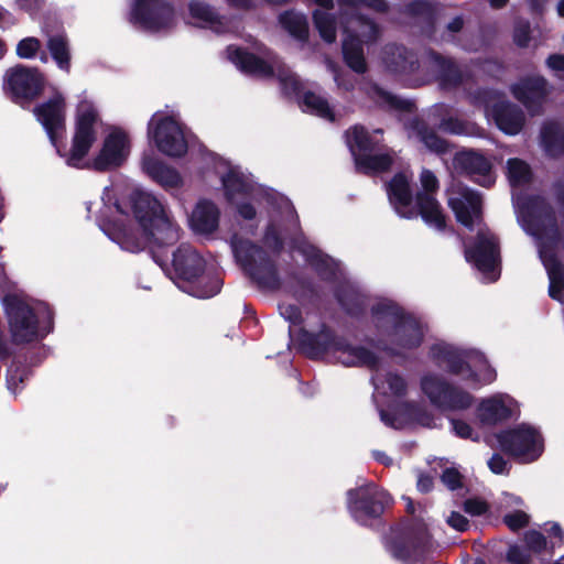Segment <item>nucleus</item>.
<instances>
[{
    "label": "nucleus",
    "instance_id": "1",
    "mask_svg": "<svg viewBox=\"0 0 564 564\" xmlns=\"http://www.w3.org/2000/svg\"><path fill=\"white\" fill-rule=\"evenodd\" d=\"M132 212L142 228V237L123 219L105 221L101 227L102 231L122 249L130 252H139L145 246H150L154 261L163 265L164 261L154 248L160 249L175 245L180 239L178 226L167 216L162 203L145 192L134 194Z\"/></svg>",
    "mask_w": 564,
    "mask_h": 564
},
{
    "label": "nucleus",
    "instance_id": "2",
    "mask_svg": "<svg viewBox=\"0 0 564 564\" xmlns=\"http://www.w3.org/2000/svg\"><path fill=\"white\" fill-rule=\"evenodd\" d=\"M33 113L44 128L57 154L68 166L83 167V161L97 140L96 124L100 120L96 107L87 100L79 102L75 115L74 135L69 151L62 144L66 132V101L61 93L34 107Z\"/></svg>",
    "mask_w": 564,
    "mask_h": 564
},
{
    "label": "nucleus",
    "instance_id": "3",
    "mask_svg": "<svg viewBox=\"0 0 564 564\" xmlns=\"http://www.w3.org/2000/svg\"><path fill=\"white\" fill-rule=\"evenodd\" d=\"M375 327L379 334L388 337L368 338L367 344L387 354L389 357H404L402 350L417 349L424 340L420 321L394 302H379L371 307Z\"/></svg>",
    "mask_w": 564,
    "mask_h": 564
},
{
    "label": "nucleus",
    "instance_id": "4",
    "mask_svg": "<svg viewBox=\"0 0 564 564\" xmlns=\"http://www.w3.org/2000/svg\"><path fill=\"white\" fill-rule=\"evenodd\" d=\"M382 542L393 558L406 563L419 560L430 551L432 535L422 519L410 518L390 527Z\"/></svg>",
    "mask_w": 564,
    "mask_h": 564
},
{
    "label": "nucleus",
    "instance_id": "5",
    "mask_svg": "<svg viewBox=\"0 0 564 564\" xmlns=\"http://www.w3.org/2000/svg\"><path fill=\"white\" fill-rule=\"evenodd\" d=\"M234 254L246 275L260 290L278 291L282 281L276 261L258 243L240 238L232 241Z\"/></svg>",
    "mask_w": 564,
    "mask_h": 564
},
{
    "label": "nucleus",
    "instance_id": "6",
    "mask_svg": "<svg viewBox=\"0 0 564 564\" xmlns=\"http://www.w3.org/2000/svg\"><path fill=\"white\" fill-rule=\"evenodd\" d=\"M172 267L177 279L193 284V295L209 299L218 294L223 279L217 272L206 270L205 259L188 243H181L173 252Z\"/></svg>",
    "mask_w": 564,
    "mask_h": 564
},
{
    "label": "nucleus",
    "instance_id": "7",
    "mask_svg": "<svg viewBox=\"0 0 564 564\" xmlns=\"http://www.w3.org/2000/svg\"><path fill=\"white\" fill-rule=\"evenodd\" d=\"M347 510L350 517L362 527H372L381 521L384 511L393 503L391 495L376 482L348 489Z\"/></svg>",
    "mask_w": 564,
    "mask_h": 564
},
{
    "label": "nucleus",
    "instance_id": "8",
    "mask_svg": "<svg viewBox=\"0 0 564 564\" xmlns=\"http://www.w3.org/2000/svg\"><path fill=\"white\" fill-rule=\"evenodd\" d=\"M8 319L11 341L19 346L42 339L50 330L40 334L39 317L34 308L17 294H6L2 299Z\"/></svg>",
    "mask_w": 564,
    "mask_h": 564
},
{
    "label": "nucleus",
    "instance_id": "9",
    "mask_svg": "<svg viewBox=\"0 0 564 564\" xmlns=\"http://www.w3.org/2000/svg\"><path fill=\"white\" fill-rule=\"evenodd\" d=\"M420 388L430 403L440 411H466L475 402V397L463 388L447 381L437 373H426L420 379Z\"/></svg>",
    "mask_w": 564,
    "mask_h": 564
},
{
    "label": "nucleus",
    "instance_id": "10",
    "mask_svg": "<svg viewBox=\"0 0 564 564\" xmlns=\"http://www.w3.org/2000/svg\"><path fill=\"white\" fill-rule=\"evenodd\" d=\"M497 440L503 453L520 464H530L539 459L544 451V440L533 426L520 424L501 431Z\"/></svg>",
    "mask_w": 564,
    "mask_h": 564
},
{
    "label": "nucleus",
    "instance_id": "11",
    "mask_svg": "<svg viewBox=\"0 0 564 564\" xmlns=\"http://www.w3.org/2000/svg\"><path fill=\"white\" fill-rule=\"evenodd\" d=\"M128 21L140 31L160 33L173 28L175 9L166 0H132Z\"/></svg>",
    "mask_w": 564,
    "mask_h": 564
},
{
    "label": "nucleus",
    "instance_id": "12",
    "mask_svg": "<svg viewBox=\"0 0 564 564\" xmlns=\"http://www.w3.org/2000/svg\"><path fill=\"white\" fill-rule=\"evenodd\" d=\"M44 85V76L36 67L18 64L4 74L3 90L13 102L19 105L37 98Z\"/></svg>",
    "mask_w": 564,
    "mask_h": 564
},
{
    "label": "nucleus",
    "instance_id": "13",
    "mask_svg": "<svg viewBox=\"0 0 564 564\" xmlns=\"http://www.w3.org/2000/svg\"><path fill=\"white\" fill-rule=\"evenodd\" d=\"M466 260L482 274L496 281L500 275L499 238L489 230H478L474 243L465 250Z\"/></svg>",
    "mask_w": 564,
    "mask_h": 564
},
{
    "label": "nucleus",
    "instance_id": "14",
    "mask_svg": "<svg viewBox=\"0 0 564 564\" xmlns=\"http://www.w3.org/2000/svg\"><path fill=\"white\" fill-rule=\"evenodd\" d=\"M344 339L345 336L338 335L326 323H322L317 332L301 327L297 333L300 350L312 360L322 359L329 352H339Z\"/></svg>",
    "mask_w": 564,
    "mask_h": 564
},
{
    "label": "nucleus",
    "instance_id": "15",
    "mask_svg": "<svg viewBox=\"0 0 564 564\" xmlns=\"http://www.w3.org/2000/svg\"><path fill=\"white\" fill-rule=\"evenodd\" d=\"M149 134L152 137L158 150L171 158H182L187 153L188 145L180 123L166 116L158 120L155 128Z\"/></svg>",
    "mask_w": 564,
    "mask_h": 564
},
{
    "label": "nucleus",
    "instance_id": "16",
    "mask_svg": "<svg viewBox=\"0 0 564 564\" xmlns=\"http://www.w3.org/2000/svg\"><path fill=\"white\" fill-rule=\"evenodd\" d=\"M550 91L549 82L542 75L522 76L510 86L513 98L523 105L531 115L541 112Z\"/></svg>",
    "mask_w": 564,
    "mask_h": 564
},
{
    "label": "nucleus",
    "instance_id": "17",
    "mask_svg": "<svg viewBox=\"0 0 564 564\" xmlns=\"http://www.w3.org/2000/svg\"><path fill=\"white\" fill-rule=\"evenodd\" d=\"M432 357L446 365V371L453 376H459L462 379L477 388L481 384L480 377L468 362L469 354L467 350L458 349L449 345H433L431 348Z\"/></svg>",
    "mask_w": 564,
    "mask_h": 564
},
{
    "label": "nucleus",
    "instance_id": "18",
    "mask_svg": "<svg viewBox=\"0 0 564 564\" xmlns=\"http://www.w3.org/2000/svg\"><path fill=\"white\" fill-rule=\"evenodd\" d=\"M129 138L124 131L120 129L111 131L94 159L93 167L98 172H106L121 166L129 155Z\"/></svg>",
    "mask_w": 564,
    "mask_h": 564
},
{
    "label": "nucleus",
    "instance_id": "19",
    "mask_svg": "<svg viewBox=\"0 0 564 564\" xmlns=\"http://www.w3.org/2000/svg\"><path fill=\"white\" fill-rule=\"evenodd\" d=\"M454 165L473 182L484 187H490L495 183L492 164L490 160L476 150H463L454 155Z\"/></svg>",
    "mask_w": 564,
    "mask_h": 564
},
{
    "label": "nucleus",
    "instance_id": "20",
    "mask_svg": "<svg viewBox=\"0 0 564 564\" xmlns=\"http://www.w3.org/2000/svg\"><path fill=\"white\" fill-rule=\"evenodd\" d=\"M448 206L457 223L468 230H474L475 223L482 220V196L471 188L465 187L459 197L449 198Z\"/></svg>",
    "mask_w": 564,
    "mask_h": 564
},
{
    "label": "nucleus",
    "instance_id": "21",
    "mask_svg": "<svg viewBox=\"0 0 564 564\" xmlns=\"http://www.w3.org/2000/svg\"><path fill=\"white\" fill-rule=\"evenodd\" d=\"M229 59L246 75L259 78H272L273 66L262 57L242 47H228Z\"/></svg>",
    "mask_w": 564,
    "mask_h": 564
},
{
    "label": "nucleus",
    "instance_id": "22",
    "mask_svg": "<svg viewBox=\"0 0 564 564\" xmlns=\"http://www.w3.org/2000/svg\"><path fill=\"white\" fill-rule=\"evenodd\" d=\"M386 68L393 74H412L419 69L417 55L402 44H387L382 52Z\"/></svg>",
    "mask_w": 564,
    "mask_h": 564
},
{
    "label": "nucleus",
    "instance_id": "23",
    "mask_svg": "<svg viewBox=\"0 0 564 564\" xmlns=\"http://www.w3.org/2000/svg\"><path fill=\"white\" fill-rule=\"evenodd\" d=\"M387 192L390 203L397 213L404 218H413L416 214L411 208L413 193L408 176L399 172L389 181Z\"/></svg>",
    "mask_w": 564,
    "mask_h": 564
},
{
    "label": "nucleus",
    "instance_id": "24",
    "mask_svg": "<svg viewBox=\"0 0 564 564\" xmlns=\"http://www.w3.org/2000/svg\"><path fill=\"white\" fill-rule=\"evenodd\" d=\"M141 164L142 171L164 189L180 188L183 185V178L178 171L164 164L161 160L145 155Z\"/></svg>",
    "mask_w": 564,
    "mask_h": 564
},
{
    "label": "nucleus",
    "instance_id": "25",
    "mask_svg": "<svg viewBox=\"0 0 564 564\" xmlns=\"http://www.w3.org/2000/svg\"><path fill=\"white\" fill-rule=\"evenodd\" d=\"M557 247L539 249V253L549 276V296L561 301L564 291V265L556 254Z\"/></svg>",
    "mask_w": 564,
    "mask_h": 564
},
{
    "label": "nucleus",
    "instance_id": "26",
    "mask_svg": "<svg viewBox=\"0 0 564 564\" xmlns=\"http://www.w3.org/2000/svg\"><path fill=\"white\" fill-rule=\"evenodd\" d=\"M492 117L497 127L509 135L518 134L525 122L521 108L511 102H499L494 106Z\"/></svg>",
    "mask_w": 564,
    "mask_h": 564
},
{
    "label": "nucleus",
    "instance_id": "27",
    "mask_svg": "<svg viewBox=\"0 0 564 564\" xmlns=\"http://www.w3.org/2000/svg\"><path fill=\"white\" fill-rule=\"evenodd\" d=\"M429 56L436 67V77L442 88L453 89L464 83V73L453 58L445 57L436 51H431Z\"/></svg>",
    "mask_w": 564,
    "mask_h": 564
},
{
    "label": "nucleus",
    "instance_id": "28",
    "mask_svg": "<svg viewBox=\"0 0 564 564\" xmlns=\"http://www.w3.org/2000/svg\"><path fill=\"white\" fill-rule=\"evenodd\" d=\"M415 205L417 214L426 225L441 231L446 228V216L443 213L441 204L433 195L417 192L415 195Z\"/></svg>",
    "mask_w": 564,
    "mask_h": 564
},
{
    "label": "nucleus",
    "instance_id": "29",
    "mask_svg": "<svg viewBox=\"0 0 564 564\" xmlns=\"http://www.w3.org/2000/svg\"><path fill=\"white\" fill-rule=\"evenodd\" d=\"M191 223L196 232L212 234L218 228L219 209L210 200H200L192 214Z\"/></svg>",
    "mask_w": 564,
    "mask_h": 564
},
{
    "label": "nucleus",
    "instance_id": "30",
    "mask_svg": "<svg viewBox=\"0 0 564 564\" xmlns=\"http://www.w3.org/2000/svg\"><path fill=\"white\" fill-rule=\"evenodd\" d=\"M540 142L545 154L551 159L564 158V128L556 121L543 123Z\"/></svg>",
    "mask_w": 564,
    "mask_h": 564
},
{
    "label": "nucleus",
    "instance_id": "31",
    "mask_svg": "<svg viewBox=\"0 0 564 564\" xmlns=\"http://www.w3.org/2000/svg\"><path fill=\"white\" fill-rule=\"evenodd\" d=\"M511 409L498 398L484 399L477 406V417L482 425L494 426L511 417Z\"/></svg>",
    "mask_w": 564,
    "mask_h": 564
},
{
    "label": "nucleus",
    "instance_id": "32",
    "mask_svg": "<svg viewBox=\"0 0 564 564\" xmlns=\"http://www.w3.org/2000/svg\"><path fill=\"white\" fill-rule=\"evenodd\" d=\"M335 299L351 317L359 318L367 310V297L350 285H340L335 290Z\"/></svg>",
    "mask_w": 564,
    "mask_h": 564
},
{
    "label": "nucleus",
    "instance_id": "33",
    "mask_svg": "<svg viewBox=\"0 0 564 564\" xmlns=\"http://www.w3.org/2000/svg\"><path fill=\"white\" fill-rule=\"evenodd\" d=\"M303 254L322 281L332 283L337 279V264L329 256L323 253L322 250L310 246L303 251Z\"/></svg>",
    "mask_w": 564,
    "mask_h": 564
},
{
    "label": "nucleus",
    "instance_id": "34",
    "mask_svg": "<svg viewBox=\"0 0 564 564\" xmlns=\"http://www.w3.org/2000/svg\"><path fill=\"white\" fill-rule=\"evenodd\" d=\"M366 94L380 108H387L402 112H411L414 108L413 101L400 98L387 91L377 83L369 84Z\"/></svg>",
    "mask_w": 564,
    "mask_h": 564
},
{
    "label": "nucleus",
    "instance_id": "35",
    "mask_svg": "<svg viewBox=\"0 0 564 564\" xmlns=\"http://www.w3.org/2000/svg\"><path fill=\"white\" fill-rule=\"evenodd\" d=\"M339 352L347 354L350 358L349 361L344 362L346 366L367 367L370 370L380 368V358L376 352L364 346L351 345L346 337L339 347Z\"/></svg>",
    "mask_w": 564,
    "mask_h": 564
},
{
    "label": "nucleus",
    "instance_id": "36",
    "mask_svg": "<svg viewBox=\"0 0 564 564\" xmlns=\"http://www.w3.org/2000/svg\"><path fill=\"white\" fill-rule=\"evenodd\" d=\"M343 59L345 64L357 74L367 72V62L360 40L356 35H349L343 41Z\"/></svg>",
    "mask_w": 564,
    "mask_h": 564
},
{
    "label": "nucleus",
    "instance_id": "37",
    "mask_svg": "<svg viewBox=\"0 0 564 564\" xmlns=\"http://www.w3.org/2000/svg\"><path fill=\"white\" fill-rule=\"evenodd\" d=\"M281 26L297 41L305 43L310 36L308 21L305 14L286 10L279 15Z\"/></svg>",
    "mask_w": 564,
    "mask_h": 564
},
{
    "label": "nucleus",
    "instance_id": "38",
    "mask_svg": "<svg viewBox=\"0 0 564 564\" xmlns=\"http://www.w3.org/2000/svg\"><path fill=\"white\" fill-rule=\"evenodd\" d=\"M46 47L58 68L68 73L70 69V47L67 35L64 32L50 35Z\"/></svg>",
    "mask_w": 564,
    "mask_h": 564
},
{
    "label": "nucleus",
    "instance_id": "39",
    "mask_svg": "<svg viewBox=\"0 0 564 564\" xmlns=\"http://www.w3.org/2000/svg\"><path fill=\"white\" fill-rule=\"evenodd\" d=\"M351 154H368L377 149V142L364 126H354L346 132Z\"/></svg>",
    "mask_w": 564,
    "mask_h": 564
},
{
    "label": "nucleus",
    "instance_id": "40",
    "mask_svg": "<svg viewBox=\"0 0 564 564\" xmlns=\"http://www.w3.org/2000/svg\"><path fill=\"white\" fill-rule=\"evenodd\" d=\"M414 129L420 141L431 152L444 155L451 151L452 144L444 138L440 137L435 130L429 127L425 122H417L414 126Z\"/></svg>",
    "mask_w": 564,
    "mask_h": 564
},
{
    "label": "nucleus",
    "instance_id": "41",
    "mask_svg": "<svg viewBox=\"0 0 564 564\" xmlns=\"http://www.w3.org/2000/svg\"><path fill=\"white\" fill-rule=\"evenodd\" d=\"M393 163L389 154H359L355 155V164L358 171L370 173H382L390 170Z\"/></svg>",
    "mask_w": 564,
    "mask_h": 564
},
{
    "label": "nucleus",
    "instance_id": "42",
    "mask_svg": "<svg viewBox=\"0 0 564 564\" xmlns=\"http://www.w3.org/2000/svg\"><path fill=\"white\" fill-rule=\"evenodd\" d=\"M225 196L231 200L237 195H249L253 191L252 184L240 172L229 170L221 177Z\"/></svg>",
    "mask_w": 564,
    "mask_h": 564
},
{
    "label": "nucleus",
    "instance_id": "43",
    "mask_svg": "<svg viewBox=\"0 0 564 564\" xmlns=\"http://www.w3.org/2000/svg\"><path fill=\"white\" fill-rule=\"evenodd\" d=\"M507 176L510 185L517 187L532 181V171L525 161L512 158L507 161Z\"/></svg>",
    "mask_w": 564,
    "mask_h": 564
},
{
    "label": "nucleus",
    "instance_id": "44",
    "mask_svg": "<svg viewBox=\"0 0 564 564\" xmlns=\"http://www.w3.org/2000/svg\"><path fill=\"white\" fill-rule=\"evenodd\" d=\"M300 102L313 115L330 121L335 119L334 111L328 101L311 90L303 94Z\"/></svg>",
    "mask_w": 564,
    "mask_h": 564
},
{
    "label": "nucleus",
    "instance_id": "45",
    "mask_svg": "<svg viewBox=\"0 0 564 564\" xmlns=\"http://www.w3.org/2000/svg\"><path fill=\"white\" fill-rule=\"evenodd\" d=\"M313 22L325 42L333 43L336 40V22L330 13L315 10L313 12Z\"/></svg>",
    "mask_w": 564,
    "mask_h": 564
},
{
    "label": "nucleus",
    "instance_id": "46",
    "mask_svg": "<svg viewBox=\"0 0 564 564\" xmlns=\"http://www.w3.org/2000/svg\"><path fill=\"white\" fill-rule=\"evenodd\" d=\"M32 375L31 368L20 361L13 360L7 369L6 380L10 390H15L20 384L24 383Z\"/></svg>",
    "mask_w": 564,
    "mask_h": 564
},
{
    "label": "nucleus",
    "instance_id": "47",
    "mask_svg": "<svg viewBox=\"0 0 564 564\" xmlns=\"http://www.w3.org/2000/svg\"><path fill=\"white\" fill-rule=\"evenodd\" d=\"M188 12L193 19L200 20L209 24L220 23V15L208 3L199 0H192L188 3Z\"/></svg>",
    "mask_w": 564,
    "mask_h": 564
},
{
    "label": "nucleus",
    "instance_id": "48",
    "mask_svg": "<svg viewBox=\"0 0 564 564\" xmlns=\"http://www.w3.org/2000/svg\"><path fill=\"white\" fill-rule=\"evenodd\" d=\"M399 408L402 414L412 417L424 426H430L431 422L433 421V416L424 408L416 404L415 402L404 401L400 403Z\"/></svg>",
    "mask_w": 564,
    "mask_h": 564
},
{
    "label": "nucleus",
    "instance_id": "49",
    "mask_svg": "<svg viewBox=\"0 0 564 564\" xmlns=\"http://www.w3.org/2000/svg\"><path fill=\"white\" fill-rule=\"evenodd\" d=\"M262 241L263 245L276 256H279L284 248V241L273 223L268 224L265 227Z\"/></svg>",
    "mask_w": 564,
    "mask_h": 564
},
{
    "label": "nucleus",
    "instance_id": "50",
    "mask_svg": "<svg viewBox=\"0 0 564 564\" xmlns=\"http://www.w3.org/2000/svg\"><path fill=\"white\" fill-rule=\"evenodd\" d=\"M524 543L529 551L541 554L547 546L546 538L538 530H529L524 534Z\"/></svg>",
    "mask_w": 564,
    "mask_h": 564
},
{
    "label": "nucleus",
    "instance_id": "51",
    "mask_svg": "<svg viewBox=\"0 0 564 564\" xmlns=\"http://www.w3.org/2000/svg\"><path fill=\"white\" fill-rule=\"evenodd\" d=\"M41 48L39 39L30 36L22 39L17 45V55L21 58H33Z\"/></svg>",
    "mask_w": 564,
    "mask_h": 564
},
{
    "label": "nucleus",
    "instance_id": "52",
    "mask_svg": "<svg viewBox=\"0 0 564 564\" xmlns=\"http://www.w3.org/2000/svg\"><path fill=\"white\" fill-rule=\"evenodd\" d=\"M438 129L445 133L463 135L467 133V124L457 117H445L441 120Z\"/></svg>",
    "mask_w": 564,
    "mask_h": 564
},
{
    "label": "nucleus",
    "instance_id": "53",
    "mask_svg": "<svg viewBox=\"0 0 564 564\" xmlns=\"http://www.w3.org/2000/svg\"><path fill=\"white\" fill-rule=\"evenodd\" d=\"M502 521L511 531L517 532L529 525L530 518L524 511L516 510L505 514Z\"/></svg>",
    "mask_w": 564,
    "mask_h": 564
},
{
    "label": "nucleus",
    "instance_id": "54",
    "mask_svg": "<svg viewBox=\"0 0 564 564\" xmlns=\"http://www.w3.org/2000/svg\"><path fill=\"white\" fill-rule=\"evenodd\" d=\"M282 91L288 97L300 98L303 91V84L295 75H285L280 77Z\"/></svg>",
    "mask_w": 564,
    "mask_h": 564
},
{
    "label": "nucleus",
    "instance_id": "55",
    "mask_svg": "<svg viewBox=\"0 0 564 564\" xmlns=\"http://www.w3.org/2000/svg\"><path fill=\"white\" fill-rule=\"evenodd\" d=\"M386 382L391 393L398 398L404 397L408 392L405 379L398 372H388Z\"/></svg>",
    "mask_w": 564,
    "mask_h": 564
},
{
    "label": "nucleus",
    "instance_id": "56",
    "mask_svg": "<svg viewBox=\"0 0 564 564\" xmlns=\"http://www.w3.org/2000/svg\"><path fill=\"white\" fill-rule=\"evenodd\" d=\"M279 311L281 316L293 326H300L304 322L302 311L296 304L282 303L279 305Z\"/></svg>",
    "mask_w": 564,
    "mask_h": 564
},
{
    "label": "nucleus",
    "instance_id": "57",
    "mask_svg": "<svg viewBox=\"0 0 564 564\" xmlns=\"http://www.w3.org/2000/svg\"><path fill=\"white\" fill-rule=\"evenodd\" d=\"M444 485L452 491L463 488V475L454 467H447L441 476Z\"/></svg>",
    "mask_w": 564,
    "mask_h": 564
},
{
    "label": "nucleus",
    "instance_id": "58",
    "mask_svg": "<svg viewBox=\"0 0 564 564\" xmlns=\"http://www.w3.org/2000/svg\"><path fill=\"white\" fill-rule=\"evenodd\" d=\"M332 69L338 88L344 91H352L355 89L356 80L349 73L341 70L336 65H332Z\"/></svg>",
    "mask_w": 564,
    "mask_h": 564
},
{
    "label": "nucleus",
    "instance_id": "59",
    "mask_svg": "<svg viewBox=\"0 0 564 564\" xmlns=\"http://www.w3.org/2000/svg\"><path fill=\"white\" fill-rule=\"evenodd\" d=\"M531 41V28L529 22H521L513 31V42L517 46L525 48Z\"/></svg>",
    "mask_w": 564,
    "mask_h": 564
},
{
    "label": "nucleus",
    "instance_id": "60",
    "mask_svg": "<svg viewBox=\"0 0 564 564\" xmlns=\"http://www.w3.org/2000/svg\"><path fill=\"white\" fill-rule=\"evenodd\" d=\"M464 510L470 516L479 517L488 512L489 505L480 498H468L464 501Z\"/></svg>",
    "mask_w": 564,
    "mask_h": 564
},
{
    "label": "nucleus",
    "instance_id": "61",
    "mask_svg": "<svg viewBox=\"0 0 564 564\" xmlns=\"http://www.w3.org/2000/svg\"><path fill=\"white\" fill-rule=\"evenodd\" d=\"M449 422L452 425V431L454 432V434L457 437L464 438V440L470 438L474 441L478 440V435H476V437H473L474 430H473L471 425L468 424L467 422H465L464 420L451 419Z\"/></svg>",
    "mask_w": 564,
    "mask_h": 564
},
{
    "label": "nucleus",
    "instance_id": "62",
    "mask_svg": "<svg viewBox=\"0 0 564 564\" xmlns=\"http://www.w3.org/2000/svg\"><path fill=\"white\" fill-rule=\"evenodd\" d=\"M488 467L496 475H508L511 465L499 453H495L488 460Z\"/></svg>",
    "mask_w": 564,
    "mask_h": 564
},
{
    "label": "nucleus",
    "instance_id": "63",
    "mask_svg": "<svg viewBox=\"0 0 564 564\" xmlns=\"http://www.w3.org/2000/svg\"><path fill=\"white\" fill-rule=\"evenodd\" d=\"M420 180L423 187V193L432 195L438 189V180L432 171L423 170Z\"/></svg>",
    "mask_w": 564,
    "mask_h": 564
},
{
    "label": "nucleus",
    "instance_id": "64",
    "mask_svg": "<svg viewBox=\"0 0 564 564\" xmlns=\"http://www.w3.org/2000/svg\"><path fill=\"white\" fill-rule=\"evenodd\" d=\"M447 523L449 527L459 532H465L469 528L468 519L457 511L451 512L449 517L447 518Z\"/></svg>",
    "mask_w": 564,
    "mask_h": 564
}]
</instances>
